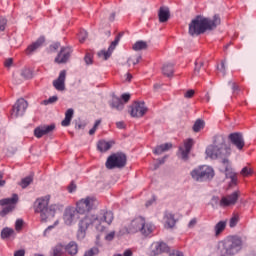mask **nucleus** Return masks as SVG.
Returning <instances> with one entry per match:
<instances>
[{"mask_svg": "<svg viewBox=\"0 0 256 256\" xmlns=\"http://www.w3.org/2000/svg\"><path fill=\"white\" fill-rule=\"evenodd\" d=\"M228 140H230V143H232V145L236 147L238 151H242L243 148L245 147V140L242 133H230V135H228Z\"/></svg>", "mask_w": 256, "mask_h": 256, "instance_id": "nucleus-13", "label": "nucleus"}, {"mask_svg": "<svg viewBox=\"0 0 256 256\" xmlns=\"http://www.w3.org/2000/svg\"><path fill=\"white\" fill-rule=\"evenodd\" d=\"M148 109L144 102H135L131 109V116L133 118H142L147 113Z\"/></svg>", "mask_w": 256, "mask_h": 256, "instance_id": "nucleus-15", "label": "nucleus"}, {"mask_svg": "<svg viewBox=\"0 0 256 256\" xmlns=\"http://www.w3.org/2000/svg\"><path fill=\"white\" fill-rule=\"evenodd\" d=\"M118 129H124V122L120 121L116 123Z\"/></svg>", "mask_w": 256, "mask_h": 256, "instance_id": "nucleus-62", "label": "nucleus"}, {"mask_svg": "<svg viewBox=\"0 0 256 256\" xmlns=\"http://www.w3.org/2000/svg\"><path fill=\"white\" fill-rule=\"evenodd\" d=\"M69 193H73L76 190V185L74 182H71V184L68 186Z\"/></svg>", "mask_w": 256, "mask_h": 256, "instance_id": "nucleus-56", "label": "nucleus"}, {"mask_svg": "<svg viewBox=\"0 0 256 256\" xmlns=\"http://www.w3.org/2000/svg\"><path fill=\"white\" fill-rule=\"evenodd\" d=\"M172 147H173L172 143L161 144V145L156 147V149L154 150V154L155 155H162L163 153L172 149Z\"/></svg>", "mask_w": 256, "mask_h": 256, "instance_id": "nucleus-26", "label": "nucleus"}, {"mask_svg": "<svg viewBox=\"0 0 256 256\" xmlns=\"http://www.w3.org/2000/svg\"><path fill=\"white\" fill-rule=\"evenodd\" d=\"M50 195H46L44 197L38 198L35 202V211L36 213L41 214V220L43 222L50 221L55 217L56 210L58 206L56 204L49 205Z\"/></svg>", "mask_w": 256, "mask_h": 256, "instance_id": "nucleus-4", "label": "nucleus"}, {"mask_svg": "<svg viewBox=\"0 0 256 256\" xmlns=\"http://www.w3.org/2000/svg\"><path fill=\"white\" fill-rule=\"evenodd\" d=\"M121 39V36L120 34L116 36L115 40L112 42V44L109 46V49L106 51V50H101L99 53H98V57L104 61H107L113 51L116 49V47L118 46L119 44V41Z\"/></svg>", "mask_w": 256, "mask_h": 256, "instance_id": "nucleus-16", "label": "nucleus"}, {"mask_svg": "<svg viewBox=\"0 0 256 256\" xmlns=\"http://www.w3.org/2000/svg\"><path fill=\"white\" fill-rule=\"evenodd\" d=\"M55 130V124L44 125L35 128L34 135L36 138L41 139L45 135H49Z\"/></svg>", "mask_w": 256, "mask_h": 256, "instance_id": "nucleus-19", "label": "nucleus"}, {"mask_svg": "<svg viewBox=\"0 0 256 256\" xmlns=\"http://www.w3.org/2000/svg\"><path fill=\"white\" fill-rule=\"evenodd\" d=\"M232 154L231 147L226 143V137L223 134H216L214 136V145L206 148V156L212 160H222L224 166V173L226 177L232 180V184L237 183V176L231 167L229 157Z\"/></svg>", "mask_w": 256, "mask_h": 256, "instance_id": "nucleus-1", "label": "nucleus"}, {"mask_svg": "<svg viewBox=\"0 0 256 256\" xmlns=\"http://www.w3.org/2000/svg\"><path fill=\"white\" fill-rule=\"evenodd\" d=\"M154 230H155V225L151 222H147L144 218L140 233L143 236L148 237L154 232Z\"/></svg>", "mask_w": 256, "mask_h": 256, "instance_id": "nucleus-23", "label": "nucleus"}, {"mask_svg": "<svg viewBox=\"0 0 256 256\" xmlns=\"http://www.w3.org/2000/svg\"><path fill=\"white\" fill-rule=\"evenodd\" d=\"M176 225L175 216L173 213L167 212L165 215V227L168 229L174 228Z\"/></svg>", "mask_w": 256, "mask_h": 256, "instance_id": "nucleus-25", "label": "nucleus"}, {"mask_svg": "<svg viewBox=\"0 0 256 256\" xmlns=\"http://www.w3.org/2000/svg\"><path fill=\"white\" fill-rule=\"evenodd\" d=\"M239 200V191H234L232 194L222 196V199L219 201V197L214 196V203L220 205L222 208H227L234 206Z\"/></svg>", "mask_w": 256, "mask_h": 256, "instance_id": "nucleus-8", "label": "nucleus"}, {"mask_svg": "<svg viewBox=\"0 0 256 256\" xmlns=\"http://www.w3.org/2000/svg\"><path fill=\"white\" fill-rule=\"evenodd\" d=\"M98 254H99L98 247H93V248L89 249L88 251H86L84 256H97Z\"/></svg>", "mask_w": 256, "mask_h": 256, "instance_id": "nucleus-41", "label": "nucleus"}, {"mask_svg": "<svg viewBox=\"0 0 256 256\" xmlns=\"http://www.w3.org/2000/svg\"><path fill=\"white\" fill-rule=\"evenodd\" d=\"M127 164V157L124 153L118 152L114 153L106 161V167L109 170L113 169H122L126 166Z\"/></svg>", "mask_w": 256, "mask_h": 256, "instance_id": "nucleus-7", "label": "nucleus"}, {"mask_svg": "<svg viewBox=\"0 0 256 256\" xmlns=\"http://www.w3.org/2000/svg\"><path fill=\"white\" fill-rule=\"evenodd\" d=\"M14 256H25V250L20 249L14 253Z\"/></svg>", "mask_w": 256, "mask_h": 256, "instance_id": "nucleus-58", "label": "nucleus"}, {"mask_svg": "<svg viewBox=\"0 0 256 256\" xmlns=\"http://www.w3.org/2000/svg\"><path fill=\"white\" fill-rule=\"evenodd\" d=\"M96 204V199L94 197H86L77 202L76 211L80 215L90 212Z\"/></svg>", "mask_w": 256, "mask_h": 256, "instance_id": "nucleus-9", "label": "nucleus"}, {"mask_svg": "<svg viewBox=\"0 0 256 256\" xmlns=\"http://www.w3.org/2000/svg\"><path fill=\"white\" fill-rule=\"evenodd\" d=\"M204 128H205V122L201 119H198L196 120V122H194V126L192 127V130H194V133H199Z\"/></svg>", "mask_w": 256, "mask_h": 256, "instance_id": "nucleus-32", "label": "nucleus"}, {"mask_svg": "<svg viewBox=\"0 0 256 256\" xmlns=\"http://www.w3.org/2000/svg\"><path fill=\"white\" fill-rule=\"evenodd\" d=\"M7 25L6 18L0 17V33L1 31H5Z\"/></svg>", "mask_w": 256, "mask_h": 256, "instance_id": "nucleus-44", "label": "nucleus"}, {"mask_svg": "<svg viewBox=\"0 0 256 256\" xmlns=\"http://www.w3.org/2000/svg\"><path fill=\"white\" fill-rule=\"evenodd\" d=\"M23 220L22 219H18L16 221V224H15V228H16V231H21L22 230V227H23Z\"/></svg>", "mask_w": 256, "mask_h": 256, "instance_id": "nucleus-49", "label": "nucleus"}, {"mask_svg": "<svg viewBox=\"0 0 256 256\" xmlns=\"http://www.w3.org/2000/svg\"><path fill=\"white\" fill-rule=\"evenodd\" d=\"M32 182H33V176H27L21 180L20 186L23 189H26Z\"/></svg>", "mask_w": 256, "mask_h": 256, "instance_id": "nucleus-36", "label": "nucleus"}, {"mask_svg": "<svg viewBox=\"0 0 256 256\" xmlns=\"http://www.w3.org/2000/svg\"><path fill=\"white\" fill-rule=\"evenodd\" d=\"M28 108V103L25 99L21 98L15 103L12 109V117H22Z\"/></svg>", "mask_w": 256, "mask_h": 256, "instance_id": "nucleus-12", "label": "nucleus"}, {"mask_svg": "<svg viewBox=\"0 0 256 256\" xmlns=\"http://www.w3.org/2000/svg\"><path fill=\"white\" fill-rule=\"evenodd\" d=\"M58 101V97L57 96H52L47 100H44V105L48 106V105H52L55 104Z\"/></svg>", "mask_w": 256, "mask_h": 256, "instance_id": "nucleus-42", "label": "nucleus"}, {"mask_svg": "<svg viewBox=\"0 0 256 256\" xmlns=\"http://www.w3.org/2000/svg\"><path fill=\"white\" fill-rule=\"evenodd\" d=\"M144 217L139 216L131 221V223L126 228L128 234L141 233L143 226Z\"/></svg>", "mask_w": 256, "mask_h": 256, "instance_id": "nucleus-14", "label": "nucleus"}, {"mask_svg": "<svg viewBox=\"0 0 256 256\" xmlns=\"http://www.w3.org/2000/svg\"><path fill=\"white\" fill-rule=\"evenodd\" d=\"M15 235V231L12 228H4L1 232L2 239H8L10 237H13Z\"/></svg>", "mask_w": 256, "mask_h": 256, "instance_id": "nucleus-34", "label": "nucleus"}, {"mask_svg": "<svg viewBox=\"0 0 256 256\" xmlns=\"http://www.w3.org/2000/svg\"><path fill=\"white\" fill-rule=\"evenodd\" d=\"M44 43H45V38L43 36H41L34 43H32L31 45L28 46V48L26 49V54L28 56L32 55L38 49H40Z\"/></svg>", "mask_w": 256, "mask_h": 256, "instance_id": "nucleus-22", "label": "nucleus"}, {"mask_svg": "<svg viewBox=\"0 0 256 256\" xmlns=\"http://www.w3.org/2000/svg\"><path fill=\"white\" fill-rule=\"evenodd\" d=\"M65 79H66V71L62 70L59 74L58 79L54 80L53 86L57 91H64L65 90Z\"/></svg>", "mask_w": 256, "mask_h": 256, "instance_id": "nucleus-21", "label": "nucleus"}, {"mask_svg": "<svg viewBox=\"0 0 256 256\" xmlns=\"http://www.w3.org/2000/svg\"><path fill=\"white\" fill-rule=\"evenodd\" d=\"M110 106L112 109H115L117 111H122L124 109V103L118 97L113 98L112 102L110 103Z\"/></svg>", "mask_w": 256, "mask_h": 256, "instance_id": "nucleus-29", "label": "nucleus"}, {"mask_svg": "<svg viewBox=\"0 0 256 256\" xmlns=\"http://www.w3.org/2000/svg\"><path fill=\"white\" fill-rule=\"evenodd\" d=\"M148 47V44L147 42L145 41H137L134 46H133V50L136 51V52H139V51H143V50H146Z\"/></svg>", "mask_w": 256, "mask_h": 256, "instance_id": "nucleus-31", "label": "nucleus"}, {"mask_svg": "<svg viewBox=\"0 0 256 256\" xmlns=\"http://www.w3.org/2000/svg\"><path fill=\"white\" fill-rule=\"evenodd\" d=\"M58 220L55 221L54 225H50L47 227V229L44 231V234L46 235L49 231H51L55 226L58 225Z\"/></svg>", "mask_w": 256, "mask_h": 256, "instance_id": "nucleus-55", "label": "nucleus"}, {"mask_svg": "<svg viewBox=\"0 0 256 256\" xmlns=\"http://www.w3.org/2000/svg\"><path fill=\"white\" fill-rule=\"evenodd\" d=\"M72 53V48L65 47L62 48L61 52L58 54V56L55 59V62L57 64H65L70 58V55Z\"/></svg>", "mask_w": 256, "mask_h": 256, "instance_id": "nucleus-20", "label": "nucleus"}, {"mask_svg": "<svg viewBox=\"0 0 256 256\" xmlns=\"http://www.w3.org/2000/svg\"><path fill=\"white\" fill-rule=\"evenodd\" d=\"M141 59H142V56L138 55V56H135L133 58H129L127 63H128L129 66H131V65L136 66L137 64H139Z\"/></svg>", "mask_w": 256, "mask_h": 256, "instance_id": "nucleus-39", "label": "nucleus"}, {"mask_svg": "<svg viewBox=\"0 0 256 256\" xmlns=\"http://www.w3.org/2000/svg\"><path fill=\"white\" fill-rule=\"evenodd\" d=\"M240 175H242V177L252 176L253 169L250 166H245L244 168H242V171H240Z\"/></svg>", "mask_w": 256, "mask_h": 256, "instance_id": "nucleus-37", "label": "nucleus"}, {"mask_svg": "<svg viewBox=\"0 0 256 256\" xmlns=\"http://www.w3.org/2000/svg\"><path fill=\"white\" fill-rule=\"evenodd\" d=\"M87 37H88V33L86 32V30H81L79 33L80 43H84V41L87 39Z\"/></svg>", "mask_w": 256, "mask_h": 256, "instance_id": "nucleus-43", "label": "nucleus"}, {"mask_svg": "<svg viewBox=\"0 0 256 256\" xmlns=\"http://www.w3.org/2000/svg\"><path fill=\"white\" fill-rule=\"evenodd\" d=\"M203 67V62L201 60H196L194 67V75H199L201 68Z\"/></svg>", "mask_w": 256, "mask_h": 256, "instance_id": "nucleus-40", "label": "nucleus"}, {"mask_svg": "<svg viewBox=\"0 0 256 256\" xmlns=\"http://www.w3.org/2000/svg\"><path fill=\"white\" fill-rule=\"evenodd\" d=\"M162 72L165 76L171 77L174 73V68L172 64H165L162 68Z\"/></svg>", "mask_w": 256, "mask_h": 256, "instance_id": "nucleus-35", "label": "nucleus"}, {"mask_svg": "<svg viewBox=\"0 0 256 256\" xmlns=\"http://www.w3.org/2000/svg\"><path fill=\"white\" fill-rule=\"evenodd\" d=\"M218 71L220 73H222V76L226 75V65H225V61H222V63H220V67H218Z\"/></svg>", "mask_w": 256, "mask_h": 256, "instance_id": "nucleus-47", "label": "nucleus"}, {"mask_svg": "<svg viewBox=\"0 0 256 256\" xmlns=\"http://www.w3.org/2000/svg\"><path fill=\"white\" fill-rule=\"evenodd\" d=\"M62 255H63V246L61 244H58L53 248V256H62Z\"/></svg>", "mask_w": 256, "mask_h": 256, "instance_id": "nucleus-38", "label": "nucleus"}, {"mask_svg": "<svg viewBox=\"0 0 256 256\" xmlns=\"http://www.w3.org/2000/svg\"><path fill=\"white\" fill-rule=\"evenodd\" d=\"M4 65L6 68H10L13 65V59L12 58L6 59L4 62Z\"/></svg>", "mask_w": 256, "mask_h": 256, "instance_id": "nucleus-54", "label": "nucleus"}, {"mask_svg": "<svg viewBox=\"0 0 256 256\" xmlns=\"http://www.w3.org/2000/svg\"><path fill=\"white\" fill-rule=\"evenodd\" d=\"M100 124H101V121H100V120H97V121L95 122L94 127H93L92 129H90L89 135L93 136V135L95 134V132L97 131V128H98V126H99Z\"/></svg>", "mask_w": 256, "mask_h": 256, "instance_id": "nucleus-46", "label": "nucleus"}, {"mask_svg": "<svg viewBox=\"0 0 256 256\" xmlns=\"http://www.w3.org/2000/svg\"><path fill=\"white\" fill-rule=\"evenodd\" d=\"M74 115V110L72 108L68 109L65 113V119L61 122L63 127H69L71 124V120Z\"/></svg>", "mask_w": 256, "mask_h": 256, "instance_id": "nucleus-27", "label": "nucleus"}, {"mask_svg": "<svg viewBox=\"0 0 256 256\" xmlns=\"http://www.w3.org/2000/svg\"><path fill=\"white\" fill-rule=\"evenodd\" d=\"M190 176H192V180L202 183L213 180L215 171L209 165H201L190 171Z\"/></svg>", "mask_w": 256, "mask_h": 256, "instance_id": "nucleus-5", "label": "nucleus"}, {"mask_svg": "<svg viewBox=\"0 0 256 256\" xmlns=\"http://www.w3.org/2000/svg\"><path fill=\"white\" fill-rule=\"evenodd\" d=\"M121 98H122V100H123L125 103H128L129 100L131 99V95L128 94V93H124V94H122Z\"/></svg>", "mask_w": 256, "mask_h": 256, "instance_id": "nucleus-52", "label": "nucleus"}, {"mask_svg": "<svg viewBox=\"0 0 256 256\" xmlns=\"http://www.w3.org/2000/svg\"><path fill=\"white\" fill-rule=\"evenodd\" d=\"M168 256H184V255H183V252L174 249L170 251V253H168Z\"/></svg>", "mask_w": 256, "mask_h": 256, "instance_id": "nucleus-50", "label": "nucleus"}, {"mask_svg": "<svg viewBox=\"0 0 256 256\" xmlns=\"http://www.w3.org/2000/svg\"><path fill=\"white\" fill-rule=\"evenodd\" d=\"M66 251L69 255L74 256L78 253V246L75 242H70L67 246H66Z\"/></svg>", "mask_w": 256, "mask_h": 256, "instance_id": "nucleus-30", "label": "nucleus"}, {"mask_svg": "<svg viewBox=\"0 0 256 256\" xmlns=\"http://www.w3.org/2000/svg\"><path fill=\"white\" fill-rule=\"evenodd\" d=\"M110 148H111L110 142H107L104 140L98 142V150L100 152H107L108 150H110Z\"/></svg>", "mask_w": 256, "mask_h": 256, "instance_id": "nucleus-33", "label": "nucleus"}, {"mask_svg": "<svg viewBox=\"0 0 256 256\" xmlns=\"http://www.w3.org/2000/svg\"><path fill=\"white\" fill-rule=\"evenodd\" d=\"M168 251V246L165 242H153L150 247V256H159Z\"/></svg>", "mask_w": 256, "mask_h": 256, "instance_id": "nucleus-17", "label": "nucleus"}, {"mask_svg": "<svg viewBox=\"0 0 256 256\" xmlns=\"http://www.w3.org/2000/svg\"><path fill=\"white\" fill-rule=\"evenodd\" d=\"M196 224H197V220L194 218L190 220V223H188V228H194Z\"/></svg>", "mask_w": 256, "mask_h": 256, "instance_id": "nucleus-59", "label": "nucleus"}, {"mask_svg": "<svg viewBox=\"0 0 256 256\" xmlns=\"http://www.w3.org/2000/svg\"><path fill=\"white\" fill-rule=\"evenodd\" d=\"M123 256H133V251L131 249H126Z\"/></svg>", "mask_w": 256, "mask_h": 256, "instance_id": "nucleus-61", "label": "nucleus"}, {"mask_svg": "<svg viewBox=\"0 0 256 256\" xmlns=\"http://www.w3.org/2000/svg\"><path fill=\"white\" fill-rule=\"evenodd\" d=\"M114 219L112 211L101 210L99 215H86L79 222V229L77 237L83 240L86 236V231L90 226H94L98 232H104L106 229L105 224L111 225Z\"/></svg>", "mask_w": 256, "mask_h": 256, "instance_id": "nucleus-2", "label": "nucleus"}, {"mask_svg": "<svg viewBox=\"0 0 256 256\" xmlns=\"http://www.w3.org/2000/svg\"><path fill=\"white\" fill-rule=\"evenodd\" d=\"M3 179V174L0 173V187H3L5 185V180H2Z\"/></svg>", "mask_w": 256, "mask_h": 256, "instance_id": "nucleus-63", "label": "nucleus"}, {"mask_svg": "<svg viewBox=\"0 0 256 256\" xmlns=\"http://www.w3.org/2000/svg\"><path fill=\"white\" fill-rule=\"evenodd\" d=\"M18 201L17 194H13L11 198H5L0 200V206L4 207L3 210L0 212L2 217L6 216L10 212H12L15 208V205Z\"/></svg>", "mask_w": 256, "mask_h": 256, "instance_id": "nucleus-10", "label": "nucleus"}, {"mask_svg": "<svg viewBox=\"0 0 256 256\" xmlns=\"http://www.w3.org/2000/svg\"><path fill=\"white\" fill-rule=\"evenodd\" d=\"M226 226H227V221H219L218 223H216V226H214V235L216 237L221 235L226 229Z\"/></svg>", "mask_w": 256, "mask_h": 256, "instance_id": "nucleus-28", "label": "nucleus"}, {"mask_svg": "<svg viewBox=\"0 0 256 256\" xmlns=\"http://www.w3.org/2000/svg\"><path fill=\"white\" fill-rule=\"evenodd\" d=\"M218 25H221V18L218 14L214 15L212 19L198 15L190 22L188 33L190 35H202L206 31L217 29Z\"/></svg>", "mask_w": 256, "mask_h": 256, "instance_id": "nucleus-3", "label": "nucleus"}, {"mask_svg": "<svg viewBox=\"0 0 256 256\" xmlns=\"http://www.w3.org/2000/svg\"><path fill=\"white\" fill-rule=\"evenodd\" d=\"M239 222L238 216H233L230 218V228H234Z\"/></svg>", "mask_w": 256, "mask_h": 256, "instance_id": "nucleus-45", "label": "nucleus"}, {"mask_svg": "<svg viewBox=\"0 0 256 256\" xmlns=\"http://www.w3.org/2000/svg\"><path fill=\"white\" fill-rule=\"evenodd\" d=\"M80 219V214L75 208H67L64 212V222L67 226L75 224Z\"/></svg>", "mask_w": 256, "mask_h": 256, "instance_id": "nucleus-11", "label": "nucleus"}, {"mask_svg": "<svg viewBox=\"0 0 256 256\" xmlns=\"http://www.w3.org/2000/svg\"><path fill=\"white\" fill-rule=\"evenodd\" d=\"M242 246V239L238 236H230L222 242V249L226 256H234L238 254L241 251Z\"/></svg>", "mask_w": 256, "mask_h": 256, "instance_id": "nucleus-6", "label": "nucleus"}, {"mask_svg": "<svg viewBox=\"0 0 256 256\" xmlns=\"http://www.w3.org/2000/svg\"><path fill=\"white\" fill-rule=\"evenodd\" d=\"M230 86H232V91L236 92L239 89V86L235 82H230Z\"/></svg>", "mask_w": 256, "mask_h": 256, "instance_id": "nucleus-60", "label": "nucleus"}, {"mask_svg": "<svg viewBox=\"0 0 256 256\" xmlns=\"http://www.w3.org/2000/svg\"><path fill=\"white\" fill-rule=\"evenodd\" d=\"M158 15L160 23H167V21H169L170 18L169 8L167 6L160 7Z\"/></svg>", "mask_w": 256, "mask_h": 256, "instance_id": "nucleus-24", "label": "nucleus"}, {"mask_svg": "<svg viewBox=\"0 0 256 256\" xmlns=\"http://www.w3.org/2000/svg\"><path fill=\"white\" fill-rule=\"evenodd\" d=\"M114 237H115V232H110L109 234L106 235V240L112 241Z\"/></svg>", "mask_w": 256, "mask_h": 256, "instance_id": "nucleus-57", "label": "nucleus"}, {"mask_svg": "<svg viewBox=\"0 0 256 256\" xmlns=\"http://www.w3.org/2000/svg\"><path fill=\"white\" fill-rule=\"evenodd\" d=\"M85 63L89 66L92 65L93 63V57L91 54H86L85 58H84Z\"/></svg>", "mask_w": 256, "mask_h": 256, "instance_id": "nucleus-48", "label": "nucleus"}, {"mask_svg": "<svg viewBox=\"0 0 256 256\" xmlns=\"http://www.w3.org/2000/svg\"><path fill=\"white\" fill-rule=\"evenodd\" d=\"M194 94H195L194 90H188V91H186V94H184V97L191 99V98H193Z\"/></svg>", "mask_w": 256, "mask_h": 256, "instance_id": "nucleus-51", "label": "nucleus"}, {"mask_svg": "<svg viewBox=\"0 0 256 256\" xmlns=\"http://www.w3.org/2000/svg\"><path fill=\"white\" fill-rule=\"evenodd\" d=\"M194 140L192 138H188L184 140V147L180 146L178 148V151H180V155H182V160L187 161L189 158V154L191 152V149L193 148Z\"/></svg>", "mask_w": 256, "mask_h": 256, "instance_id": "nucleus-18", "label": "nucleus"}, {"mask_svg": "<svg viewBox=\"0 0 256 256\" xmlns=\"http://www.w3.org/2000/svg\"><path fill=\"white\" fill-rule=\"evenodd\" d=\"M21 75H22V77H24L25 79L30 78V76H31L30 70H28V69L23 70L22 73H21Z\"/></svg>", "mask_w": 256, "mask_h": 256, "instance_id": "nucleus-53", "label": "nucleus"}, {"mask_svg": "<svg viewBox=\"0 0 256 256\" xmlns=\"http://www.w3.org/2000/svg\"><path fill=\"white\" fill-rule=\"evenodd\" d=\"M132 78H133V76L131 73L126 74V81L131 82Z\"/></svg>", "mask_w": 256, "mask_h": 256, "instance_id": "nucleus-64", "label": "nucleus"}]
</instances>
